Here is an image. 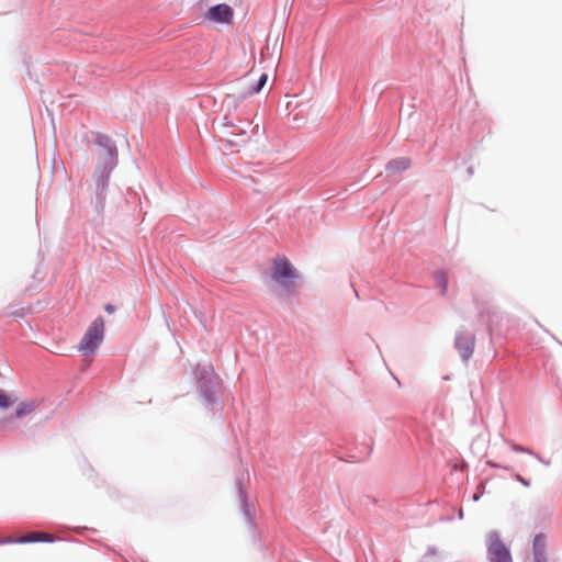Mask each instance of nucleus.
Wrapping results in <instances>:
<instances>
[{
  "instance_id": "9d476101",
  "label": "nucleus",
  "mask_w": 562,
  "mask_h": 562,
  "mask_svg": "<svg viewBox=\"0 0 562 562\" xmlns=\"http://www.w3.org/2000/svg\"><path fill=\"white\" fill-rule=\"evenodd\" d=\"M267 80H268L267 74H261L259 79H258V83L256 86L249 88L247 91L243 92V97L251 95V94L260 92L261 89L267 83Z\"/></svg>"
},
{
  "instance_id": "ddd939ff",
  "label": "nucleus",
  "mask_w": 562,
  "mask_h": 562,
  "mask_svg": "<svg viewBox=\"0 0 562 562\" xmlns=\"http://www.w3.org/2000/svg\"><path fill=\"white\" fill-rule=\"evenodd\" d=\"M440 288H441L442 294H446L447 290H448V284H447V279L445 277L442 278V281L440 283Z\"/></svg>"
},
{
  "instance_id": "f3484780",
  "label": "nucleus",
  "mask_w": 562,
  "mask_h": 562,
  "mask_svg": "<svg viewBox=\"0 0 562 562\" xmlns=\"http://www.w3.org/2000/svg\"><path fill=\"white\" fill-rule=\"evenodd\" d=\"M517 480L520 481V483L528 485V482H526L520 475L517 476Z\"/></svg>"
},
{
  "instance_id": "39448f33",
  "label": "nucleus",
  "mask_w": 562,
  "mask_h": 562,
  "mask_svg": "<svg viewBox=\"0 0 562 562\" xmlns=\"http://www.w3.org/2000/svg\"><path fill=\"white\" fill-rule=\"evenodd\" d=\"M206 18L218 23H231L233 10L227 4H217L209 9Z\"/></svg>"
},
{
  "instance_id": "20e7f679",
  "label": "nucleus",
  "mask_w": 562,
  "mask_h": 562,
  "mask_svg": "<svg viewBox=\"0 0 562 562\" xmlns=\"http://www.w3.org/2000/svg\"><path fill=\"white\" fill-rule=\"evenodd\" d=\"M533 562H554L548 553L547 536L542 532L536 535L532 543Z\"/></svg>"
},
{
  "instance_id": "7ed1b4c3",
  "label": "nucleus",
  "mask_w": 562,
  "mask_h": 562,
  "mask_svg": "<svg viewBox=\"0 0 562 562\" xmlns=\"http://www.w3.org/2000/svg\"><path fill=\"white\" fill-rule=\"evenodd\" d=\"M487 554L491 562H513L509 550L494 532L487 537Z\"/></svg>"
},
{
  "instance_id": "1a4fd4ad",
  "label": "nucleus",
  "mask_w": 562,
  "mask_h": 562,
  "mask_svg": "<svg viewBox=\"0 0 562 562\" xmlns=\"http://www.w3.org/2000/svg\"><path fill=\"white\" fill-rule=\"evenodd\" d=\"M411 164H412V161L409 158L398 157V158L391 160L386 165V170H389L391 172H402V171L407 170L411 167Z\"/></svg>"
},
{
  "instance_id": "6e6552de",
  "label": "nucleus",
  "mask_w": 562,
  "mask_h": 562,
  "mask_svg": "<svg viewBox=\"0 0 562 562\" xmlns=\"http://www.w3.org/2000/svg\"><path fill=\"white\" fill-rule=\"evenodd\" d=\"M38 406H40V401H37V400H30V401L21 402L15 407L14 416L16 418H23L25 416H29L32 413H34Z\"/></svg>"
},
{
  "instance_id": "dca6fc26",
  "label": "nucleus",
  "mask_w": 562,
  "mask_h": 562,
  "mask_svg": "<svg viewBox=\"0 0 562 562\" xmlns=\"http://www.w3.org/2000/svg\"><path fill=\"white\" fill-rule=\"evenodd\" d=\"M515 451H527L524 447L520 446H514Z\"/></svg>"
},
{
  "instance_id": "2eb2a0df",
  "label": "nucleus",
  "mask_w": 562,
  "mask_h": 562,
  "mask_svg": "<svg viewBox=\"0 0 562 562\" xmlns=\"http://www.w3.org/2000/svg\"><path fill=\"white\" fill-rule=\"evenodd\" d=\"M104 310H105V312H108L109 314H112V313L114 312V310H115V308H114V306H113V305H111V304H106V305L104 306Z\"/></svg>"
},
{
  "instance_id": "f03ea898",
  "label": "nucleus",
  "mask_w": 562,
  "mask_h": 562,
  "mask_svg": "<svg viewBox=\"0 0 562 562\" xmlns=\"http://www.w3.org/2000/svg\"><path fill=\"white\" fill-rule=\"evenodd\" d=\"M271 277L288 292H295V280L299 278V274L286 258L279 257L273 260Z\"/></svg>"
},
{
  "instance_id": "f8f14e48",
  "label": "nucleus",
  "mask_w": 562,
  "mask_h": 562,
  "mask_svg": "<svg viewBox=\"0 0 562 562\" xmlns=\"http://www.w3.org/2000/svg\"><path fill=\"white\" fill-rule=\"evenodd\" d=\"M104 156L109 158V160H113L114 149L112 147H105L103 149Z\"/></svg>"
},
{
  "instance_id": "f257e3e1",
  "label": "nucleus",
  "mask_w": 562,
  "mask_h": 562,
  "mask_svg": "<svg viewBox=\"0 0 562 562\" xmlns=\"http://www.w3.org/2000/svg\"><path fill=\"white\" fill-rule=\"evenodd\" d=\"M104 338V321L101 316L97 317L86 330L78 345V350L83 356H92Z\"/></svg>"
},
{
  "instance_id": "0eeeda50",
  "label": "nucleus",
  "mask_w": 562,
  "mask_h": 562,
  "mask_svg": "<svg viewBox=\"0 0 562 562\" xmlns=\"http://www.w3.org/2000/svg\"><path fill=\"white\" fill-rule=\"evenodd\" d=\"M37 541H45V542H52L54 541V536L45 532H30L23 537H20L18 539H11L7 538L1 541V543H10V542H18V543H27V542H37Z\"/></svg>"
},
{
  "instance_id": "423d86ee",
  "label": "nucleus",
  "mask_w": 562,
  "mask_h": 562,
  "mask_svg": "<svg viewBox=\"0 0 562 562\" xmlns=\"http://www.w3.org/2000/svg\"><path fill=\"white\" fill-rule=\"evenodd\" d=\"M475 339L472 335H458L456 338V347L463 360H468L473 353Z\"/></svg>"
},
{
  "instance_id": "4468645a",
  "label": "nucleus",
  "mask_w": 562,
  "mask_h": 562,
  "mask_svg": "<svg viewBox=\"0 0 562 562\" xmlns=\"http://www.w3.org/2000/svg\"><path fill=\"white\" fill-rule=\"evenodd\" d=\"M226 101L228 102L229 105L236 106V98H235V95L228 94L226 97Z\"/></svg>"
},
{
  "instance_id": "9b49d317",
  "label": "nucleus",
  "mask_w": 562,
  "mask_h": 562,
  "mask_svg": "<svg viewBox=\"0 0 562 562\" xmlns=\"http://www.w3.org/2000/svg\"><path fill=\"white\" fill-rule=\"evenodd\" d=\"M14 403V400L11 398L10 395L5 394L3 391H0V407L7 408Z\"/></svg>"
}]
</instances>
